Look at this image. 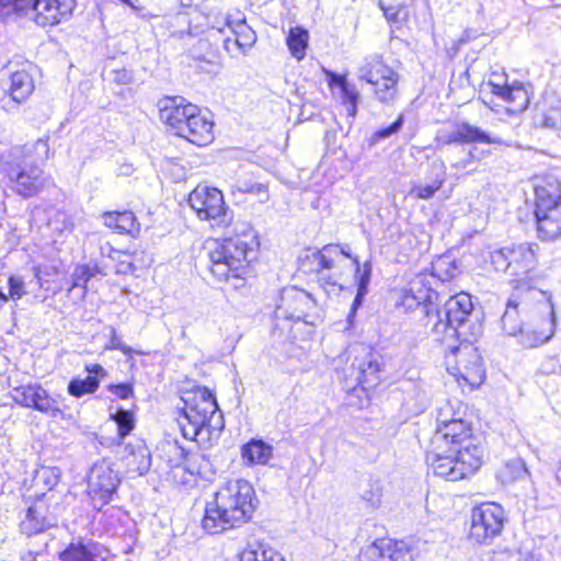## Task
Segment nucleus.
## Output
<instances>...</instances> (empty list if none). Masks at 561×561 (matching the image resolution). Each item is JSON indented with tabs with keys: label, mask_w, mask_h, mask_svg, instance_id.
I'll use <instances>...</instances> for the list:
<instances>
[{
	"label": "nucleus",
	"mask_w": 561,
	"mask_h": 561,
	"mask_svg": "<svg viewBox=\"0 0 561 561\" xmlns=\"http://www.w3.org/2000/svg\"><path fill=\"white\" fill-rule=\"evenodd\" d=\"M504 525V510L495 503H483L471 512L469 538L477 543H489Z\"/></svg>",
	"instance_id": "15"
},
{
	"label": "nucleus",
	"mask_w": 561,
	"mask_h": 561,
	"mask_svg": "<svg viewBox=\"0 0 561 561\" xmlns=\"http://www.w3.org/2000/svg\"><path fill=\"white\" fill-rule=\"evenodd\" d=\"M236 193L251 194L256 196L263 194L265 197L261 202H266L268 199L267 186L263 183L252 182L248 179H238L231 185V194L236 195Z\"/></svg>",
	"instance_id": "39"
},
{
	"label": "nucleus",
	"mask_w": 561,
	"mask_h": 561,
	"mask_svg": "<svg viewBox=\"0 0 561 561\" xmlns=\"http://www.w3.org/2000/svg\"><path fill=\"white\" fill-rule=\"evenodd\" d=\"M382 11H383V15L385 18L391 22V23H397L400 21V13L402 11V9L400 7H388V8H385V7H381Z\"/></svg>",
	"instance_id": "55"
},
{
	"label": "nucleus",
	"mask_w": 561,
	"mask_h": 561,
	"mask_svg": "<svg viewBox=\"0 0 561 561\" xmlns=\"http://www.w3.org/2000/svg\"><path fill=\"white\" fill-rule=\"evenodd\" d=\"M472 443L481 446L479 438L472 435V428L468 421L458 420L451 424L437 425L436 432L431 440L432 448L443 449L448 447L449 451L469 446Z\"/></svg>",
	"instance_id": "17"
},
{
	"label": "nucleus",
	"mask_w": 561,
	"mask_h": 561,
	"mask_svg": "<svg viewBox=\"0 0 561 561\" xmlns=\"http://www.w3.org/2000/svg\"><path fill=\"white\" fill-rule=\"evenodd\" d=\"M46 507L43 504H34L30 506L25 516L20 523L21 533L31 537L43 533L50 526L46 515Z\"/></svg>",
	"instance_id": "26"
},
{
	"label": "nucleus",
	"mask_w": 561,
	"mask_h": 561,
	"mask_svg": "<svg viewBox=\"0 0 561 561\" xmlns=\"http://www.w3.org/2000/svg\"><path fill=\"white\" fill-rule=\"evenodd\" d=\"M121 484L118 472L108 459L95 461L88 474V495L93 507L101 511L116 494Z\"/></svg>",
	"instance_id": "13"
},
{
	"label": "nucleus",
	"mask_w": 561,
	"mask_h": 561,
	"mask_svg": "<svg viewBox=\"0 0 561 561\" xmlns=\"http://www.w3.org/2000/svg\"><path fill=\"white\" fill-rule=\"evenodd\" d=\"M224 47L229 54L240 51V49H237L236 46H233V39L229 36L224 39Z\"/></svg>",
	"instance_id": "61"
},
{
	"label": "nucleus",
	"mask_w": 561,
	"mask_h": 561,
	"mask_svg": "<svg viewBox=\"0 0 561 561\" xmlns=\"http://www.w3.org/2000/svg\"><path fill=\"white\" fill-rule=\"evenodd\" d=\"M353 264L355 266V279L357 282V289H363V291L368 293V285L370 282L371 275V265L369 262L364 263L360 266L359 260L357 256H354Z\"/></svg>",
	"instance_id": "46"
},
{
	"label": "nucleus",
	"mask_w": 561,
	"mask_h": 561,
	"mask_svg": "<svg viewBox=\"0 0 561 561\" xmlns=\"http://www.w3.org/2000/svg\"><path fill=\"white\" fill-rule=\"evenodd\" d=\"M133 459L129 460L128 465L131 466L137 462V467L133 469L139 476H144L148 472L151 466L150 453L146 447H139L136 453H133Z\"/></svg>",
	"instance_id": "47"
},
{
	"label": "nucleus",
	"mask_w": 561,
	"mask_h": 561,
	"mask_svg": "<svg viewBox=\"0 0 561 561\" xmlns=\"http://www.w3.org/2000/svg\"><path fill=\"white\" fill-rule=\"evenodd\" d=\"M257 499L253 486L243 479L231 480L215 493L205 507L202 526L211 535L240 527L251 519Z\"/></svg>",
	"instance_id": "1"
},
{
	"label": "nucleus",
	"mask_w": 561,
	"mask_h": 561,
	"mask_svg": "<svg viewBox=\"0 0 561 561\" xmlns=\"http://www.w3.org/2000/svg\"><path fill=\"white\" fill-rule=\"evenodd\" d=\"M44 387H42L39 383H34V390H33V394H32V400H31V404H30V408L31 409H34L36 410L37 405H38V401L41 399V396L44 391Z\"/></svg>",
	"instance_id": "56"
},
{
	"label": "nucleus",
	"mask_w": 561,
	"mask_h": 561,
	"mask_svg": "<svg viewBox=\"0 0 561 561\" xmlns=\"http://www.w3.org/2000/svg\"><path fill=\"white\" fill-rule=\"evenodd\" d=\"M76 0H0V16L28 18L38 26H55L68 19Z\"/></svg>",
	"instance_id": "6"
},
{
	"label": "nucleus",
	"mask_w": 561,
	"mask_h": 561,
	"mask_svg": "<svg viewBox=\"0 0 561 561\" xmlns=\"http://www.w3.org/2000/svg\"><path fill=\"white\" fill-rule=\"evenodd\" d=\"M437 293L431 287L428 276L419 274L410 282L409 289L401 294L400 301L397 305L405 311L421 308L423 313L421 321L424 325L426 321V307L430 304H435L434 299H437Z\"/></svg>",
	"instance_id": "19"
},
{
	"label": "nucleus",
	"mask_w": 561,
	"mask_h": 561,
	"mask_svg": "<svg viewBox=\"0 0 561 561\" xmlns=\"http://www.w3.org/2000/svg\"><path fill=\"white\" fill-rule=\"evenodd\" d=\"M100 380L96 377L88 376L84 379L73 378L69 381L67 390L68 393L76 398H81L84 394H91L98 390Z\"/></svg>",
	"instance_id": "37"
},
{
	"label": "nucleus",
	"mask_w": 561,
	"mask_h": 561,
	"mask_svg": "<svg viewBox=\"0 0 561 561\" xmlns=\"http://www.w3.org/2000/svg\"><path fill=\"white\" fill-rule=\"evenodd\" d=\"M173 447L179 451L180 458L182 460H186V458L188 457V454L185 451V449L182 447H179L178 445H174Z\"/></svg>",
	"instance_id": "64"
},
{
	"label": "nucleus",
	"mask_w": 561,
	"mask_h": 561,
	"mask_svg": "<svg viewBox=\"0 0 561 561\" xmlns=\"http://www.w3.org/2000/svg\"><path fill=\"white\" fill-rule=\"evenodd\" d=\"M117 425V435L119 440H123L135 428V417L131 411L118 409L115 413L111 414Z\"/></svg>",
	"instance_id": "40"
},
{
	"label": "nucleus",
	"mask_w": 561,
	"mask_h": 561,
	"mask_svg": "<svg viewBox=\"0 0 561 561\" xmlns=\"http://www.w3.org/2000/svg\"><path fill=\"white\" fill-rule=\"evenodd\" d=\"M345 355L348 359L352 358L346 377L354 385H359L364 389H370L379 383L383 367L380 354L365 344H355L346 350Z\"/></svg>",
	"instance_id": "12"
},
{
	"label": "nucleus",
	"mask_w": 561,
	"mask_h": 561,
	"mask_svg": "<svg viewBox=\"0 0 561 561\" xmlns=\"http://www.w3.org/2000/svg\"><path fill=\"white\" fill-rule=\"evenodd\" d=\"M396 72L392 68L386 65L379 55H371L366 57L358 68V79L367 83H378L380 79H387L388 76H393Z\"/></svg>",
	"instance_id": "25"
},
{
	"label": "nucleus",
	"mask_w": 561,
	"mask_h": 561,
	"mask_svg": "<svg viewBox=\"0 0 561 561\" xmlns=\"http://www.w3.org/2000/svg\"><path fill=\"white\" fill-rule=\"evenodd\" d=\"M257 245L254 231L247 225L241 233L229 237L209 251V270L219 280L241 278L249 268Z\"/></svg>",
	"instance_id": "5"
},
{
	"label": "nucleus",
	"mask_w": 561,
	"mask_h": 561,
	"mask_svg": "<svg viewBox=\"0 0 561 561\" xmlns=\"http://www.w3.org/2000/svg\"><path fill=\"white\" fill-rule=\"evenodd\" d=\"M34 81L32 76L25 70H19L11 75L8 93L1 99V107L5 112L18 110L19 105L24 103L34 91Z\"/></svg>",
	"instance_id": "22"
},
{
	"label": "nucleus",
	"mask_w": 561,
	"mask_h": 561,
	"mask_svg": "<svg viewBox=\"0 0 561 561\" xmlns=\"http://www.w3.org/2000/svg\"><path fill=\"white\" fill-rule=\"evenodd\" d=\"M309 33L307 30L296 26L291 27L288 32L286 44L293 57L297 60H301L306 56V49L308 47Z\"/></svg>",
	"instance_id": "33"
},
{
	"label": "nucleus",
	"mask_w": 561,
	"mask_h": 561,
	"mask_svg": "<svg viewBox=\"0 0 561 561\" xmlns=\"http://www.w3.org/2000/svg\"><path fill=\"white\" fill-rule=\"evenodd\" d=\"M226 27L233 34V46L240 49V53L245 54L255 44L256 34L244 20L233 23L228 18H224L222 22H218L217 25L213 26L219 33H224Z\"/></svg>",
	"instance_id": "24"
},
{
	"label": "nucleus",
	"mask_w": 561,
	"mask_h": 561,
	"mask_svg": "<svg viewBox=\"0 0 561 561\" xmlns=\"http://www.w3.org/2000/svg\"><path fill=\"white\" fill-rule=\"evenodd\" d=\"M102 217L104 225L118 233L134 234L139 232V224L131 211H105Z\"/></svg>",
	"instance_id": "27"
},
{
	"label": "nucleus",
	"mask_w": 561,
	"mask_h": 561,
	"mask_svg": "<svg viewBox=\"0 0 561 561\" xmlns=\"http://www.w3.org/2000/svg\"><path fill=\"white\" fill-rule=\"evenodd\" d=\"M407 556L403 542L380 539L363 548L358 561H404Z\"/></svg>",
	"instance_id": "23"
},
{
	"label": "nucleus",
	"mask_w": 561,
	"mask_h": 561,
	"mask_svg": "<svg viewBox=\"0 0 561 561\" xmlns=\"http://www.w3.org/2000/svg\"><path fill=\"white\" fill-rule=\"evenodd\" d=\"M431 277H437L442 282L449 280L457 275L458 267L449 256L439 257L433 263Z\"/></svg>",
	"instance_id": "41"
},
{
	"label": "nucleus",
	"mask_w": 561,
	"mask_h": 561,
	"mask_svg": "<svg viewBox=\"0 0 561 561\" xmlns=\"http://www.w3.org/2000/svg\"><path fill=\"white\" fill-rule=\"evenodd\" d=\"M48 157V137L10 149L2 157L0 167L8 187L23 198L41 193L50 184V179L45 175L38 163L46 161Z\"/></svg>",
	"instance_id": "2"
},
{
	"label": "nucleus",
	"mask_w": 561,
	"mask_h": 561,
	"mask_svg": "<svg viewBox=\"0 0 561 561\" xmlns=\"http://www.w3.org/2000/svg\"><path fill=\"white\" fill-rule=\"evenodd\" d=\"M160 118L175 135L196 146H206L214 139L211 121L183 96H169L160 102Z\"/></svg>",
	"instance_id": "4"
},
{
	"label": "nucleus",
	"mask_w": 561,
	"mask_h": 561,
	"mask_svg": "<svg viewBox=\"0 0 561 561\" xmlns=\"http://www.w3.org/2000/svg\"><path fill=\"white\" fill-rule=\"evenodd\" d=\"M445 182V172L439 171L427 184H416L410 191V195L419 199H430L438 192Z\"/></svg>",
	"instance_id": "36"
},
{
	"label": "nucleus",
	"mask_w": 561,
	"mask_h": 561,
	"mask_svg": "<svg viewBox=\"0 0 561 561\" xmlns=\"http://www.w3.org/2000/svg\"><path fill=\"white\" fill-rule=\"evenodd\" d=\"M403 115H400L391 125L388 127H382L377 129L375 133L371 134V136L368 138V145L369 147L376 146L378 142H380L383 139H387L391 137L392 135L397 134L403 126Z\"/></svg>",
	"instance_id": "45"
},
{
	"label": "nucleus",
	"mask_w": 561,
	"mask_h": 561,
	"mask_svg": "<svg viewBox=\"0 0 561 561\" xmlns=\"http://www.w3.org/2000/svg\"><path fill=\"white\" fill-rule=\"evenodd\" d=\"M111 337L108 343L106 344V350H118L123 352L125 355H128L131 358L133 350L123 343L121 336L117 334L116 330L111 327L110 328Z\"/></svg>",
	"instance_id": "51"
},
{
	"label": "nucleus",
	"mask_w": 561,
	"mask_h": 561,
	"mask_svg": "<svg viewBox=\"0 0 561 561\" xmlns=\"http://www.w3.org/2000/svg\"><path fill=\"white\" fill-rule=\"evenodd\" d=\"M112 252H115V250L112 248V245L110 243H105V244L101 245V254L102 255H107V256L112 257Z\"/></svg>",
	"instance_id": "62"
},
{
	"label": "nucleus",
	"mask_w": 561,
	"mask_h": 561,
	"mask_svg": "<svg viewBox=\"0 0 561 561\" xmlns=\"http://www.w3.org/2000/svg\"><path fill=\"white\" fill-rule=\"evenodd\" d=\"M538 370L542 375H552L561 371V366L556 356H548L542 359Z\"/></svg>",
	"instance_id": "52"
},
{
	"label": "nucleus",
	"mask_w": 561,
	"mask_h": 561,
	"mask_svg": "<svg viewBox=\"0 0 561 561\" xmlns=\"http://www.w3.org/2000/svg\"><path fill=\"white\" fill-rule=\"evenodd\" d=\"M87 370L90 373V374H93L94 376L93 377H104L106 376V370L100 365V364H94L92 366H87Z\"/></svg>",
	"instance_id": "57"
},
{
	"label": "nucleus",
	"mask_w": 561,
	"mask_h": 561,
	"mask_svg": "<svg viewBox=\"0 0 561 561\" xmlns=\"http://www.w3.org/2000/svg\"><path fill=\"white\" fill-rule=\"evenodd\" d=\"M241 454L250 463L266 465L273 455V448L263 440L253 439L242 447Z\"/></svg>",
	"instance_id": "29"
},
{
	"label": "nucleus",
	"mask_w": 561,
	"mask_h": 561,
	"mask_svg": "<svg viewBox=\"0 0 561 561\" xmlns=\"http://www.w3.org/2000/svg\"><path fill=\"white\" fill-rule=\"evenodd\" d=\"M530 288L531 287H528L527 291L522 294L517 285L515 288L516 291L507 300L506 309L502 316V327L508 335H518L519 337L523 334L526 311H533Z\"/></svg>",
	"instance_id": "20"
},
{
	"label": "nucleus",
	"mask_w": 561,
	"mask_h": 561,
	"mask_svg": "<svg viewBox=\"0 0 561 561\" xmlns=\"http://www.w3.org/2000/svg\"><path fill=\"white\" fill-rule=\"evenodd\" d=\"M466 415V407L458 400H447L437 409V425L451 424L463 420Z\"/></svg>",
	"instance_id": "32"
},
{
	"label": "nucleus",
	"mask_w": 561,
	"mask_h": 561,
	"mask_svg": "<svg viewBox=\"0 0 561 561\" xmlns=\"http://www.w3.org/2000/svg\"><path fill=\"white\" fill-rule=\"evenodd\" d=\"M183 408L179 425L185 438L195 440L198 436L210 437L225 427L224 414L215 396L205 387L188 391L182 398Z\"/></svg>",
	"instance_id": "3"
},
{
	"label": "nucleus",
	"mask_w": 561,
	"mask_h": 561,
	"mask_svg": "<svg viewBox=\"0 0 561 561\" xmlns=\"http://www.w3.org/2000/svg\"><path fill=\"white\" fill-rule=\"evenodd\" d=\"M399 76H388L387 79L378 80V83H371L376 99L382 104H392L398 96Z\"/></svg>",
	"instance_id": "30"
},
{
	"label": "nucleus",
	"mask_w": 561,
	"mask_h": 561,
	"mask_svg": "<svg viewBox=\"0 0 561 561\" xmlns=\"http://www.w3.org/2000/svg\"><path fill=\"white\" fill-rule=\"evenodd\" d=\"M535 217L541 240L561 237V187L556 180L535 187Z\"/></svg>",
	"instance_id": "9"
},
{
	"label": "nucleus",
	"mask_w": 561,
	"mask_h": 561,
	"mask_svg": "<svg viewBox=\"0 0 561 561\" xmlns=\"http://www.w3.org/2000/svg\"><path fill=\"white\" fill-rule=\"evenodd\" d=\"M228 561H284L278 552L262 545H248Z\"/></svg>",
	"instance_id": "28"
},
{
	"label": "nucleus",
	"mask_w": 561,
	"mask_h": 561,
	"mask_svg": "<svg viewBox=\"0 0 561 561\" xmlns=\"http://www.w3.org/2000/svg\"><path fill=\"white\" fill-rule=\"evenodd\" d=\"M382 488L380 481L368 480L366 486L360 492V497L369 506L377 507L381 502Z\"/></svg>",
	"instance_id": "44"
},
{
	"label": "nucleus",
	"mask_w": 561,
	"mask_h": 561,
	"mask_svg": "<svg viewBox=\"0 0 561 561\" xmlns=\"http://www.w3.org/2000/svg\"><path fill=\"white\" fill-rule=\"evenodd\" d=\"M483 447L470 443L469 446L453 449H432L426 454V462L436 476L458 481L474 473L482 465Z\"/></svg>",
	"instance_id": "7"
},
{
	"label": "nucleus",
	"mask_w": 561,
	"mask_h": 561,
	"mask_svg": "<svg viewBox=\"0 0 561 561\" xmlns=\"http://www.w3.org/2000/svg\"><path fill=\"white\" fill-rule=\"evenodd\" d=\"M537 243H518L503 247L490 253V261L496 271L514 277L523 284L537 266Z\"/></svg>",
	"instance_id": "11"
},
{
	"label": "nucleus",
	"mask_w": 561,
	"mask_h": 561,
	"mask_svg": "<svg viewBox=\"0 0 561 561\" xmlns=\"http://www.w3.org/2000/svg\"><path fill=\"white\" fill-rule=\"evenodd\" d=\"M34 383L22 385L14 387L10 391V397L20 407L30 408Z\"/></svg>",
	"instance_id": "48"
},
{
	"label": "nucleus",
	"mask_w": 561,
	"mask_h": 561,
	"mask_svg": "<svg viewBox=\"0 0 561 561\" xmlns=\"http://www.w3.org/2000/svg\"><path fill=\"white\" fill-rule=\"evenodd\" d=\"M490 92L500 98L506 104V111L511 114L524 112L529 104L528 91L522 82L507 80L501 81V78H491L488 83Z\"/></svg>",
	"instance_id": "21"
},
{
	"label": "nucleus",
	"mask_w": 561,
	"mask_h": 561,
	"mask_svg": "<svg viewBox=\"0 0 561 561\" xmlns=\"http://www.w3.org/2000/svg\"><path fill=\"white\" fill-rule=\"evenodd\" d=\"M437 146L451 144H484L496 147H511L512 140L505 139L497 134L483 130L467 122L458 123L450 133H439L435 137Z\"/></svg>",
	"instance_id": "16"
},
{
	"label": "nucleus",
	"mask_w": 561,
	"mask_h": 561,
	"mask_svg": "<svg viewBox=\"0 0 561 561\" xmlns=\"http://www.w3.org/2000/svg\"><path fill=\"white\" fill-rule=\"evenodd\" d=\"M8 284L9 298L13 300H19L25 295L26 291L24 289V282L21 277L12 275L9 277Z\"/></svg>",
	"instance_id": "50"
},
{
	"label": "nucleus",
	"mask_w": 561,
	"mask_h": 561,
	"mask_svg": "<svg viewBox=\"0 0 561 561\" xmlns=\"http://www.w3.org/2000/svg\"><path fill=\"white\" fill-rule=\"evenodd\" d=\"M366 295L367 293L363 291V289H357V294L352 304V312H355L356 309L363 304V299Z\"/></svg>",
	"instance_id": "59"
},
{
	"label": "nucleus",
	"mask_w": 561,
	"mask_h": 561,
	"mask_svg": "<svg viewBox=\"0 0 561 561\" xmlns=\"http://www.w3.org/2000/svg\"><path fill=\"white\" fill-rule=\"evenodd\" d=\"M295 300L299 304L308 305L310 302L311 298L306 291L299 290V291H296Z\"/></svg>",
	"instance_id": "60"
},
{
	"label": "nucleus",
	"mask_w": 561,
	"mask_h": 561,
	"mask_svg": "<svg viewBox=\"0 0 561 561\" xmlns=\"http://www.w3.org/2000/svg\"><path fill=\"white\" fill-rule=\"evenodd\" d=\"M473 310L471 296L467 293H459L449 297L446 302L439 307L436 302L426 307L425 328H430L431 332L440 336L451 331L456 333L468 316Z\"/></svg>",
	"instance_id": "10"
},
{
	"label": "nucleus",
	"mask_w": 561,
	"mask_h": 561,
	"mask_svg": "<svg viewBox=\"0 0 561 561\" xmlns=\"http://www.w3.org/2000/svg\"><path fill=\"white\" fill-rule=\"evenodd\" d=\"M499 474L504 483H511L526 479L529 477V471L525 460L520 457H515L506 461Z\"/></svg>",
	"instance_id": "34"
},
{
	"label": "nucleus",
	"mask_w": 561,
	"mask_h": 561,
	"mask_svg": "<svg viewBox=\"0 0 561 561\" xmlns=\"http://www.w3.org/2000/svg\"><path fill=\"white\" fill-rule=\"evenodd\" d=\"M533 311H526L523 334L518 342L528 348L537 347L548 342L556 327V313L550 296L545 291L530 288Z\"/></svg>",
	"instance_id": "8"
},
{
	"label": "nucleus",
	"mask_w": 561,
	"mask_h": 561,
	"mask_svg": "<svg viewBox=\"0 0 561 561\" xmlns=\"http://www.w3.org/2000/svg\"><path fill=\"white\" fill-rule=\"evenodd\" d=\"M107 389L110 392L123 400L130 398L134 393V389L130 383H111Z\"/></svg>",
	"instance_id": "53"
},
{
	"label": "nucleus",
	"mask_w": 561,
	"mask_h": 561,
	"mask_svg": "<svg viewBox=\"0 0 561 561\" xmlns=\"http://www.w3.org/2000/svg\"><path fill=\"white\" fill-rule=\"evenodd\" d=\"M347 83L348 82L344 77L336 75V73H331V78H330L331 85H337L340 89H342V87L346 85Z\"/></svg>",
	"instance_id": "58"
},
{
	"label": "nucleus",
	"mask_w": 561,
	"mask_h": 561,
	"mask_svg": "<svg viewBox=\"0 0 561 561\" xmlns=\"http://www.w3.org/2000/svg\"><path fill=\"white\" fill-rule=\"evenodd\" d=\"M61 561H104L93 554L91 547L83 542H71L61 553Z\"/></svg>",
	"instance_id": "35"
},
{
	"label": "nucleus",
	"mask_w": 561,
	"mask_h": 561,
	"mask_svg": "<svg viewBox=\"0 0 561 561\" xmlns=\"http://www.w3.org/2000/svg\"><path fill=\"white\" fill-rule=\"evenodd\" d=\"M311 256L317 264L316 272L321 274L323 270L335 266V262L342 257V250L339 244H327L321 250L314 251Z\"/></svg>",
	"instance_id": "31"
},
{
	"label": "nucleus",
	"mask_w": 561,
	"mask_h": 561,
	"mask_svg": "<svg viewBox=\"0 0 561 561\" xmlns=\"http://www.w3.org/2000/svg\"><path fill=\"white\" fill-rule=\"evenodd\" d=\"M341 96L343 103L347 106V113L351 116H355L357 111V101L359 98V93L355 85L347 83L341 89Z\"/></svg>",
	"instance_id": "49"
},
{
	"label": "nucleus",
	"mask_w": 561,
	"mask_h": 561,
	"mask_svg": "<svg viewBox=\"0 0 561 561\" xmlns=\"http://www.w3.org/2000/svg\"><path fill=\"white\" fill-rule=\"evenodd\" d=\"M60 479V469L57 467H42L35 473L34 480L37 485H43L51 490L58 484Z\"/></svg>",
	"instance_id": "43"
},
{
	"label": "nucleus",
	"mask_w": 561,
	"mask_h": 561,
	"mask_svg": "<svg viewBox=\"0 0 561 561\" xmlns=\"http://www.w3.org/2000/svg\"><path fill=\"white\" fill-rule=\"evenodd\" d=\"M174 24L186 25V27L171 31L172 35L182 37L184 34H191L190 21L185 13H178L174 18Z\"/></svg>",
	"instance_id": "54"
},
{
	"label": "nucleus",
	"mask_w": 561,
	"mask_h": 561,
	"mask_svg": "<svg viewBox=\"0 0 561 561\" xmlns=\"http://www.w3.org/2000/svg\"><path fill=\"white\" fill-rule=\"evenodd\" d=\"M319 279L325 282L329 285H333V286L337 285V279L333 276L327 277L324 274H322Z\"/></svg>",
	"instance_id": "63"
},
{
	"label": "nucleus",
	"mask_w": 561,
	"mask_h": 561,
	"mask_svg": "<svg viewBox=\"0 0 561 561\" xmlns=\"http://www.w3.org/2000/svg\"><path fill=\"white\" fill-rule=\"evenodd\" d=\"M456 366L454 375L459 381L462 379L471 388L482 383L485 377L482 357L472 345H461L455 351Z\"/></svg>",
	"instance_id": "18"
},
{
	"label": "nucleus",
	"mask_w": 561,
	"mask_h": 561,
	"mask_svg": "<svg viewBox=\"0 0 561 561\" xmlns=\"http://www.w3.org/2000/svg\"><path fill=\"white\" fill-rule=\"evenodd\" d=\"M188 204L201 220L214 221L219 227H228L232 222L233 213L218 188L196 187L188 196Z\"/></svg>",
	"instance_id": "14"
},
{
	"label": "nucleus",
	"mask_w": 561,
	"mask_h": 561,
	"mask_svg": "<svg viewBox=\"0 0 561 561\" xmlns=\"http://www.w3.org/2000/svg\"><path fill=\"white\" fill-rule=\"evenodd\" d=\"M100 273L99 267L91 268L88 265H78L71 274V287L70 290L76 287L83 288V294L87 291V285L89 280L96 274Z\"/></svg>",
	"instance_id": "42"
},
{
	"label": "nucleus",
	"mask_w": 561,
	"mask_h": 561,
	"mask_svg": "<svg viewBox=\"0 0 561 561\" xmlns=\"http://www.w3.org/2000/svg\"><path fill=\"white\" fill-rule=\"evenodd\" d=\"M61 401L62 398L60 394L53 396L44 389L36 411L48 414L51 417H57L62 414Z\"/></svg>",
	"instance_id": "38"
}]
</instances>
